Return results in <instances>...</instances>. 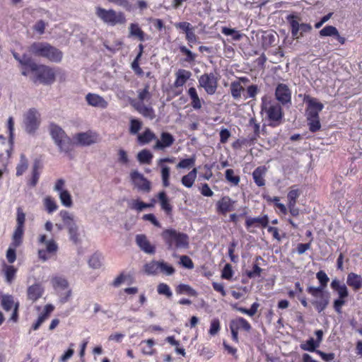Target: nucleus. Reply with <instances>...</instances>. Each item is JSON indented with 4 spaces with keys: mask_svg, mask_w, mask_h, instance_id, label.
Returning a JSON list of instances; mask_svg holds the SVG:
<instances>
[{
    "mask_svg": "<svg viewBox=\"0 0 362 362\" xmlns=\"http://www.w3.org/2000/svg\"><path fill=\"white\" fill-rule=\"evenodd\" d=\"M259 307V303L257 302L253 303L249 309H247L246 308H243V307H239L237 305V304H235L233 305V309L239 311L240 313H241L243 314L247 315L250 317H252L257 313Z\"/></svg>",
    "mask_w": 362,
    "mask_h": 362,
    "instance_id": "ea45409f",
    "label": "nucleus"
},
{
    "mask_svg": "<svg viewBox=\"0 0 362 362\" xmlns=\"http://www.w3.org/2000/svg\"><path fill=\"white\" fill-rule=\"evenodd\" d=\"M129 37L136 38L141 42L146 40V34L140 28L139 25L136 23H130L129 26Z\"/></svg>",
    "mask_w": 362,
    "mask_h": 362,
    "instance_id": "c85d7f7f",
    "label": "nucleus"
},
{
    "mask_svg": "<svg viewBox=\"0 0 362 362\" xmlns=\"http://www.w3.org/2000/svg\"><path fill=\"white\" fill-rule=\"evenodd\" d=\"M86 100L88 104L93 107L105 109L108 105L107 102L103 97L98 94L89 93L86 95Z\"/></svg>",
    "mask_w": 362,
    "mask_h": 362,
    "instance_id": "bb28decb",
    "label": "nucleus"
},
{
    "mask_svg": "<svg viewBox=\"0 0 362 362\" xmlns=\"http://www.w3.org/2000/svg\"><path fill=\"white\" fill-rule=\"evenodd\" d=\"M161 238L169 250L187 249L189 247V236L173 228L165 229Z\"/></svg>",
    "mask_w": 362,
    "mask_h": 362,
    "instance_id": "7ed1b4c3",
    "label": "nucleus"
},
{
    "mask_svg": "<svg viewBox=\"0 0 362 362\" xmlns=\"http://www.w3.org/2000/svg\"><path fill=\"white\" fill-rule=\"evenodd\" d=\"M13 55L15 59L17 60L21 65L22 75L27 76L29 74L28 69L33 62V59L27 54H23L22 57H20V55L16 52H13Z\"/></svg>",
    "mask_w": 362,
    "mask_h": 362,
    "instance_id": "a878e982",
    "label": "nucleus"
},
{
    "mask_svg": "<svg viewBox=\"0 0 362 362\" xmlns=\"http://www.w3.org/2000/svg\"><path fill=\"white\" fill-rule=\"evenodd\" d=\"M331 288L337 292L339 298H346L349 296L346 286L344 284H341L337 279L332 280Z\"/></svg>",
    "mask_w": 362,
    "mask_h": 362,
    "instance_id": "c9c22d12",
    "label": "nucleus"
},
{
    "mask_svg": "<svg viewBox=\"0 0 362 362\" xmlns=\"http://www.w3.org/2000/svg\"><path fill=\"white\" fill-rule=\"evenodd\" d=\"M311 26L308 24H299L296 21V39H299L304 33H309Z\"/></svg>",
    "mask_w": 362,
    "mask_h": 362,
    "instance_id": "3c124183",
    "label": "nucleus"
},
{
    "mask_svg": "<svg viewBox=\"0 0 362 362\" xmlns=\"http://www.w3.org/2000/svg\"><path fill=\"white\" fill-rule=\"evenodd\" d=\"M221 330V322L218 318H214L210 323L209 334L211 336L216 335Z\"/></svg>",
    "mask_w": 362,
    "mask_h": 362,
    "instance_id": "e2e57ef3",
    "label": "nucleus"
},
{
    "mask_svg": "<svg viewBox=\"0 0 362 362\" xmlns=\"http://www.w3.org/2000/svg\"><path fill=\"white\" fill-rule=\"evenodd\" d=\"M197 175V170L194 168L187 175L181 178V183L186 187L190 188L193 186Z\"/></svg>",
    "mask_w": 362,
    "mask_h": 362,
    "instance_id": "4c0bfd02",
    "label": "nucleus"
},
{
    "mask_svg": "<svg viewBox=\"0 0 362 362\" xmlns=\"http://www.w3.org/2000/svg\"><path fill=\"white\" fill-rule=\"evenodd\" d=\"M196 162L195 155L192 156L188 158L181 159L176 165L177 169H190L192 168Z\"/></svg>",
    "mask_w": 362,
    "mask_h": 362,
    "instance_id": "a18cd8bd",
    "label": "nucleus"
},
{
    "mask_svg": "<svg viewBox=\"0 0 362 362\" xmlns=\"http://www.w3.org/2000/svg\"><path fill=\"white\" fill-rule=\"evenodd\" d=\"M136 243L140 249L146 253L154 254L156 252L155 246L151 244L146 235H136Z\"/></svg>",
    "mask_w": 362,
    "mask_h": 362,
    "instance_id": "b1692460",
    "label": "nucleus"
},
{
    "mask_svg": "<svg viewBox=\"0 0 362 362\" xmlns=\"http://www.w3.org/2000/svg\"><path fill=\"white\" fill-rule=\"evenodd\" d=\"M161 168L160 173L163 186L168 187L170 186V169L167 165H159Z\"/></svg>",
    "mask_w": 362,
    "mask_h": 362,
    "instance_id": "09e8293b",
    "label": "nucleus"
},
{
    "mask_svg": "<svg viewBox=\"0 0 362 362\" xmlns=\"http://www.w3.org/2000/svg\"><path fill=\"white\" fill-rule=\"evenodd\" d=\"M262 110L267 114L268 126L276 127L282 124L284 112L279 104H272L264 96L262 98Z\"/></svg>",
    "mask_w": 362,
    "mask_h": 362,
    "instance_id": "20e7f679",
    "label": "nucleus"
},
{
    "mask_svg": "<svg viewBox=\"0 0 362 362\" xmlns=\"http://www.w3.org/2000/svg\"><path fill=\"white\" fill-rule=\"evenodd\" d=\"M0 300L2 308L6 312L14 308L16 303L14 301L13 296L9 294H3L0 296Z\"/></svg>",
    "mask_w": 362,
    "mask_h": 362,
    "instance_id": "e433bc0d",
    "label": "nucleus"
},
{
    "mask_svg": "<svg viewBox=\"0 0 362 362\" xmlns=\"http://www.w3.org/2000/svg\"><path fill=\"white\" fill-rule=\"evenodd\" d=\"M160 261L153 260L144 265V270L148 274L156 275L160 272Z\"/></svg>",
    "mask_w": 362,
    "mask_h": 362,
    "instance_id": "37998d69",
    "label": "nucleus"
},
{
    "mask_svg": "<svg viewBox=\"0 0 362 362\" xmlns=\"http://www.w3.org/2000/svg\"><path fill=\"white\" fill-rule=\"evenodd\" d=\"M187 94L191 100V106L194 110H200L202 107L203 101L199 98L196 88L194 87H190L187 90Z\"/></svg>",
    "mask_w": 362,
    "mask_h": 362,
    "instance_id": "473e14b6",
    "label": "nucleus"
},
{
    "mask_svg": "<svg viewBox=\"0 0 362 362\" xmlns=\"http://www.w3.org/2000/svg\"><path fill=\"white\" fill-rule=\"evenodd\" d=\"M155 139H156V134L148 128L137 136L138 143L141 145L147 144Z\"/></svg>",
    "mask_w": 362,
    "mask_h": 362,
    "instance_id": "72a5a7b5",
    "label": "nucleus"
},
{
    "mask_svg": "<svg viewBox=\"0 0 362 362\" xmlns=\"http://www.w3.org/2000/svg\"><path fill=\"white\" fill-rule=\"evenodd\" d=\"M52 284L54 290L57 292L70 289L69 288V282L64 278L61 276H55L52 279Z\"/></svg>",
    "mask_w": 362,
    "mask_h": 362,
    "instance_id": "58836bf2",
    "label": "nucleus"
},
{
    "mask_svg": "<svg viewBox=\"0 0 362 362\" xmlns=\"http://www.w3.org/2000/svg\"><path fill=\"white\" fill-rule=\"evenodd\" d=\"M50 134L55 144L61 151L70 154L74 148L71 139L65 134L64 131L58 125L51 124Z\"/></svg>",
    "mask_w": 362,
    "mask_h": 362,
    "instance_id": "423d86ee",
    "label": "nucleus"
},
{
    "mask_svg": "<svg viewBox=\"0 0 362 362\" xmlns=\"http://www.w3.org/2000/svg\"><path fill=\"white\" fill-rule=\"evenodd\" d=\"M16 227L12 235L11 245L14 247L20 246L23 242L25 214L21 207L17 208Z\"/></svg>",
    "mask_w": 362,
    "mask_h": 362,
    "instance_id": "6e6552de",
    "label": "nucleus"
},
{
    "mask_svg": "<svg viewBox=\"0 0 362 362\" xmlns=\"http://www.w3.org/2000/svg\"><path fill=\"white\" fill-rule=\"evenodd\" d=\"M308 292L314 298L312 304L318 313L322 312L329 303V295L325 292L321 288L315 286H309Z\"/></svg>",
    "mask_w": 362,
    "mask_h": 362,
    "instance_id": "0eeeda50",
    "label": "nucleus"
},
{
    "mask_svg": "<svg viewBox=\"0 0 362 362\" xmlns=\"http://www.w3.org/2000/svg\"><path fill=\"white\" fill-rule=\"evenodd\" d=\"M157 292L160 295L165 296L167 298H171L173 296L172 291L170 286L165 283H160L157 286Z\"/></svg>",
    "mask_w": 362,
    "mask_h": 362,
    "instance_id": "5fc2aeb1",
    "label": "nucleus"
},
{
    "mask_svg": "<svg viewBox=\"0 0 362 362\" xmlns=\"http://www.w3.org/2000/svg\"><path fill=\"white\" fill-rule=\"evenodd\" d=\"M180 51L182 54H185L186 57L184 61L188 63H192L195 61L197 55L193 53L191 50L187 48L185 46H180Z\"/></svg>",
    "mask_w": 362,
    "mask_h": 362,
    "instance_id": "13d9d810",
    "label": "nucleus"
},
{
    "mask_svg": "<svg viewBox=\"0 0 362 362\" xmlns=\"http://www.w3.org/2000/svg\"><path fill=\"white\" fill-rule=\"evenodd\" d=\"M319 347V344L314 340L313 338H310L305 342L300 344V348L303 350L308 351H315L316 349Z\"/></svg>",
    "mask_w": 362,
    "mask_h": 362,
    "instance_id": "bf43d9fd",
    "label": "nucleus"
},
{
    "mask_svg": "<svg viewBox=\"0 0 362 362\" xmlns=\"http://www.w3.org/2000/svg\"><path fill=\"white\" fill-rule=\"evenodd\" d=\"M236 201L226 195L220 198L215 204L216 212L218 215L226 216L229 212L235 210Z\"/></svg>",
    "mask_w": 362,
    "mask_h": 362,
    "instance_id": "dca6fc26",
    "label": "nucleus"
},
{
    "mask_svg": "<svg viewBox=\"0 0 362 362\" xmlns=\"http://www.w3.org/2000/svg\"><path fill=\"white\" fill-rule=\"evenodd\" d=\"M29 73L32 72L33 76L32 80L33 83H40L43 85H51L56 79V74L61 69L57 68L56 70L45 64H37L34 61L30 66Z\"/></svg>",
    "mask_w": 362,
    "mask_h": 362,
    "instance_id": "f257e3e1",
    "label": "nucleus"
},
{
    "mask_svg": "<svg viewBox=\"0 0 362 362\" xmlns=\"http://www.w3.org/2000/svg\"><path fill=\"white\" fill-rule=\"evenodd\" d=\"M221 33L226 36H231L232 40L235 41L241 40L243 36V34L241 33L240 31L227 27H222Z\"/></svg>",
    "mask_w": 362,
    "mask_h": 362,
    "instance_id": "c03bdc74",
    "label": "nucleus"
},
{
    "mask_svg": "<svg viewBox=\"0 0 362 362\" xmlns=\"http://www.w3.org/2000/svg\"><path fill=\"white\" fill-rule=\"evenodd\" d=\"M175 142V138L169 132H162L160 140L157 139L154 146V150H163L171 146Z\"/></svg>",
    "mask_w": 362,
    "mask_h": 362,
    "instance_id": "4be33fe9",
    "label": "nucleus"
},
{
    "mask_svg": "<svg viewBox=\"0 0 362 362\" xmlns=\"http://www.w3.org/2000/svg\"><path fill=\"white\" fill-rule=\"evenodd\" d=\"M39 163L35 162L33 167L32 177L29 182L31 187H35L40 178Z\"/></svg>",
    "mask_w": 362,
    "mask_h": 362,
    "instance_id": "680f3d73",
    "label": "nucleus"
},
{
    "mask_svg": "<svg viewBox=\"0 0 362 362\" xmlns=\"http://www.w3.org/2000/svg\"><path fill=\"white\" fill-rule=\"evenodd\" d=\"M267 168L264 165H261L255 169L252 173V178L255 185L258 187H263L266 184L264 176Z\"/></svg>",
    "mask_w": 362,
    "mask_h": 362,
    "instance_id": "cd10ccee",
    "label": "nucleus"
},
{
    "mask_svg": "<svg viewBox=\"0 0 362 362\" xmlns=\"http://www.w3.org/2000/svg\"><path fill=\"white\" fill-rule=\"evenodd\" d=\"M269 221V217L266 214L259 217H247L245 220V226L247 230L251 231V228H267Z\"/></svg>",
    "mask_w": 362,
    "mask_h": 362,
    "instance_id": "6ab92c4d",
    "label": "nucleus"
},
{
    "mask_svg": "<svg viewBox=\"0 0 362 362\" xmlns=\"http://www.w3.org/2000/svg\"><path fill=\"white\" fill-rule=\"evenodd\" d=\"M275 40V35L272 31H264L262 35V45L264 49H267L272 46Z\"/></svg>",
    "mask_w": 362,
    "mask_h": 362,
    "instance_id": "79ce46f5",
    "label": "nucleus"
},
{
    "mask_svg": "<svg viewBox=\"0 0 362 362\" xmlns=\"http://www.w3.org/2000/svg\"><path fill=\"white\" fill-rule=\"evenodd\" d=\"M308 124L309 126V129L312 132H315L318 131L321 128V124L320 122V118H307Z\"/></svg>",
    "mask_w": 362,
    "mask_h": 362,
    "instance_id": "774afa93",
    "label": "nucleus"
},
{
    "mask_svg": "<svg viewBox=\"0 0 362 362\" xmlns=\"http://www.w3.org/2000/svg\"><path fill=\"white\" fill-rule=\"evenodd\" d=\"M40 115L35 108H30L24 115L23 124L28 134H33L40 124Z\"/></svg>",
    "mask_w": 362,
    "mask_h": 362,
    "instance_id": "9d476101",
    "label": "nucleus"
},
{
    "mask_svg": "<svg viewBox=\"0 0 362 362\" xmlns=\"http://www.w3.org/2000/svg\"><path fill=\"white\" fill-rule=\"evenodd\" d=\"M176 293L177 294H187L189 296L197 297L198 293L195 289L191 287L188 284H180L176 287Z\"/></svg>",
    "mask_w": 362,
    "mask_h": 362,
    "instance_id": "a19ab883",
    "label": "nucleus"
},
{
    "mask_svg": "<svg viewBox=\"0 0 362 362\" xmlns=\"http://www.w3.org/2000/svg\"><path fill=\"white\" fill-rule=\"evenodd\" d=\"M218 78L214 73H204L198 78L199 86L203 88L208 95H214L218 88Z\"/></svg>",
    "mask_w": 362,
    "mask_h": 362,
    "instance_id": "9b49d317",
    "label": "nucleus"
},
{
    "mask_svg": "<svg viewBox=\"0 0 362 362\" xmlns=\"http://www.w3.org/2000/svg\"><path fill=\"white\" fill-rule=\"evenodd\" d=\"M175 26L177 29H180L181 32L185 34V39L190 47H192L193 45L198 42L199 37L196 35L194 27L191 23L183 21L175 23Z\"/></svg>",
    "mask_w": 362,
    "mask_h": 362,
    "instance_id": "2eb2a0df",
    "label": "nucleus"
},
{
    "mask_svg": "<svg viewBox=\"0 0 362 362\" xmlns=\"http://www.w3.org/2000/svg\"><path fill=\"white\" fill-rule=\"evenodd\" d=\"M108 2L114 4L125 9L127 11H132L134 9L132 4L129 0H107Z\"/></svg>",
    "mask_w": 362,
    "mask_h": 362,
    "instance_id": "052dcab7",
    "label": "nucleus"
},
{
    "mask_svg": "<svg viewBox=\"0 0 362 362\" xmlns=\"http://www.w3.org/2000/svg\"><path fill=\"white\" fill-rule=\"evenodd\" d=\"M95 15L104 23L110 26L123 25L127 22L125 14L122 11H117L114 9H105L98 6L95 8Z\"/></svg>",
    "mask_w": 362,
    "mask_h": 362,
    "instance_id": "39448f33",
    "label": "nucleus"
},
{
    "mask_svg": "<svg viewBox=\"0 0 362 362\" xmlns=\"http://www.w3.org/2000/svg\"><path fill=\"white\" fill-rule=\"evenodd\" d=\"M59 199L62 205L66 207H71L73 204L71 194L68 190L62 191L59 193Z\"/></svg>",
    "mask_w": 362,
    "mask_h": 362,
    "instance_id": "6e6d98bb",
    "label": "nucleus"
},
{
    "mask_svg": "<svg viewBox=\"0 0 362 362\" xmlns=\"http://www.w3.org/2000/svg\"><path fill=\"white\" fill-rule=\"evenodd\" d=\"M262 198L267 201L268 204L273 203L276 210L284 215L287 214V209L284 204L280 203V199L278 197H272L269 194H262Z\"/></svg>",
    "mask_w": 362,
    "mask_h": 362,
    "instance_id": "c756f323",
    "label": "nucleus"
},
{
    "mask_svg": "<svg viewBox=\"0 0 362 362\" xmlns=\"http://www.w3.org/2000/svg\"><path fill=\"white\" fill-rule=\"evenodd\" d=\"M158 199L159 200L160 207L162 210L165 211L166 215L169 216L172 214L173 206L170 203L169 199L164 191H161L158 194Z\"/></svg>",
    "mask_w": 362,
    "mask_h": 362,
    "instance_id": "7c9ffc66",
    "label": "nucleus"
},
{
    "mask_svg": "<svg viewBox=\"0 0 362 362\" xmlns=\"http://www.w3.org/2000/svg\"><path fill=\"white\" fill-rule=\"evenodd\" d=\"M229 327L232 335V339L235 343H238L239 332H250L252 330V325L250 323L243 317H237L230 320Z\"/></svg>",
    "mask_w": 362,
    "mask_h": 362,
    "instance_id": "1a4fd4ad",
    "label": "nucleus"
},
{
    "mask_svg": "<svg viewBox=\"0 0 362 362\" xmlns=\"http://www.w3.org/2000/svg\"><path fill=\"white\" fill-rule=\"evenodd\" d=\"M276 99L283 105L291 103V90L284 83L277 85L275 90Z\"/></svg>",
    "mask_w": 362,
    "mask_h": 362,
    "instance_id": "a211bd4d",
    "label": "nucleus"
},
{
    "mask_svg": "<svg viewBox=\"0 0 362 362\" xmlns=\"http://www.w3.org/2000/svg\"><path fill=\"white\" fill-rule=\"evenodd\" d=\"M137 158L141 163L150 164L153 158V154L148 150L144 149L139 152Z\"/></svg>",
    "mask_w": 362,
    "mask_h": 362,
    "instance_id": "603ef678",
    "label": "nucleus"
},
{
    "mask_svg": "<svg viewBox=\"0 0 362 362\" xmlns=\"http://www.w3.org/2000/svg\"><path fill=\"white\" fill-rule=\"evenodd\" d=\"M142 127V122L138 119H132L130 120L129 132L131 134H136Z\"/></svg>",
    "mask_w": 362,
    "mask_h": 362,
    "instance_id": "69168bd1",
    "label": "nucleus"
},
{
    "mask_svg": "<svg viewBox=\"0 0 362 362\" xmlns=\"http://www.w3.org/2000/svg\"><path fill=\"white\" fill-rule=\"evenodd\" d=\"M131 105L144 117L153 119L156 117L155 110L151 106L145 105L144 103L136 102L134 99L130 101Z\"/></svg>",
    "mask_w": 362,
    "mask_h": 362,
    "instance_id": "aec40b11",
    "label": "nucleus"
},
{
    "mask_svg": "<svg viewBox=\"0 0 362 362\" xmlns=\"http://www.w3.org/2000/svg\"><path fill=\"white\" fill-rule=\"evenodd\" d=\"M44 204L45 206L46 210L49 214L56 211L58 207L55 201L50 197H47L45 199Z\"/></svg>",
    "mask_w": 362,
    "mask_h": 362,
    "instance_id": "338daca9",
    "label": "nucleus"
},
{
    "mask_svg": "<svg viewBox=\"0 0 362 362\" xmlns=\"http://www.w3.org/2000/svg\"><path fill=\"white\" fill-rule=\"evenodd\" d=\"M74 139L76 140L77 144L82 146H90L98 143L100 140L99 134L91 130L78 133L75 134Z\"/></svg>",
    "mask_w": 362,
    "mask_h": 362,
    "instance_id": "4468645a",
    "label": "nucleus"
},
{
    "mask_svg": "<svg viewBox=\"0 0 362 362\" xmlns=\"http://www.w3.org/2000/svg\"><path fill=\"white\" fill-rule=\"evenodd\" d=\"M28 162L24 154L21 155V159L19 163L16 166V175H22L25 170L28 169Z\"/></svg>",
    "mask_w": 362,
    "mask_h": 362,
    "instance_id": "8fccbe9b",
    "label": "nucleus"
},
{
    "mask_svg": "<svg viewBox=\"0 0 362 362\" xmlns=\"http://www.w3.org/2000/svg\"><path fill=\"white\" fill-rule=\"evenodd\" d=\"M346 284L356 291L362 288V277L354 272L349 273L347 276Z\"/></svg>",
    "mask_w": 362,
    "mask_h": 362,
    "instance_id": "2f4dec72",
    "label": "nucleus"
},
{
    "mask_svg": "<svg viewBox=\"0 0 362 362\" xmlns=\"http://www.w3.org/2000/svg\"><path fill=\"white\" fill-rule=\"evenodd\" d=\"M44 291L45 289L42 284L40 283H35L28 286L27 289L28 299L32 302H35L42 296Z\"/></svg>",
    "mask_w": 362,
    "mask_h": 362,
    "instance_id": "5701e85b",
    "label": "nucleus"
},
{
    "mask_svg": "<svg viewBox=\"0 0 362 362\" xmlns=\"http://www.w3.org/2000/svg\"><path fill=\"white\" fill-rule=\"evenodd\" d=\"M2 271L5 276L6 282L8 284H11L16 278L18 269L13 265L4 264Z\"/></svg>",
    "mask_w": 362,
    "mask_h": 362,
    "instance_id": "f704fd0d",
    "label": "nucleus"
},
{
    "mask_svg": "<svg viewBox=\"0 0 362 362\" xmlns=\"http://www.w3.org/2000/svg\"><path fill=\"white\" fill-rule=\"evenodd\" d=\"M130 179L132 184L139 191L143 192H149L151 189V184L143 174L140 173L138 170H132L130 173Z\"/></svg>",
    "mask_w": 362,
    "mask_h": 362,
    "instance_id": "ddd939ff",
    "label": "nucleus"
},
{
    "mask_svg": "<svg viewBox=\"0 0 362 362\" xmlns=\"http://www.w3.org/2000/svg\"><path fill=\"white\" fill-rule=\"evenodd\" d=\"M70 240L75 244L79 243V234L78 233V226L75 223H72V225L67 226Z\"/></svg>",
    "mask_w": 362,
    "mask_h": 362,
    "instance_id": "4d7b16f0",
    "label": "nucleus"
},
{
    "mask_svg": "<svg viewBox=\"0 0 362 362\" xmlns=\"http://www.w3.org/2000/svg\"><path fill=\"white\" fill-rule=\"evenodd\" d=\"M141 344H144L142 347L141 351L144 355L151 356L156 353V349L153 348L155 341L152 339H148L141 341Z\"/></svg>",
    "mask_w": 362,
    "mask_h": 362,
    "instance_id": "49530a36",
    "label": "nucleus"
},
{
    "mask_svg": "<svg viewBox=\"0 0 362 362\" xmlns=\"http://www.w3.org/2000/svg\"><path fill=\"white\" fill-rule=\"evenodd\" d=\"M225 177L227 182L233 186H237L240 182V177L238 175H235L233 169H227L225 172Z\"/></svg>",
    "mask_w": 362,
    "mask_h": 362,
    "instance_id": "de8ad7c7",
    "label": "nucleus"
},
{
    "mask_svg": "<svg viewBox=\"0 0 362 362\" xmlns=\"http://www.w3.org/2000/svg\"><path fill=\"white\" fill-rule=\"evenodd\" d=\"M47 236L45 234H42L39 236L38 238V243L40 244H45L46 249L45 250H39L37 255L40 259L42 261H47L49 258V255H55L58 250V245L57 243L53 240L51 239L49 240H46Z\"/></svg>",
    "mask_w": 362,
    "mask_h": 362,
    "instance_id": "f8f14e48",
    "label": "nucleus"
},
{
    "mask_svg": "<svg viewBox=\"0 0 362 362\" xmlns=\"http://www.w3.org/2000/svg\"><path fill=\"white\" fill-rule=\"evenodd\" d=\"M150 86L146 84L143 89L138 90V100L136 102L143 103L144 100H148L151 98V94L149 91Z\"/></svg>",
    "mask_w": 362,
    "mask_h": 362,
    "instance_id": "864d4df0",
    "label": "nucleus"
},
{
    "mask_svg": "<svg viewBox=\"0 0 362 362\" xmlns=\"http://www.w3.org/2000/svg\"><path fill=\"white\" fill-rule=\"evenodd\" d=\"M323 107V104L317 102L316 100H310L306 110L307 118L319 117V112L322 110Z\"/></svg>",
    "mask_w": 362,
    "mask_h": 362,
    "instance_id": "393cba45",
    "label": "nucleus"
},
{
    "mask_svg": "<svg viewBox=\"0 0 362 362\" xmlns=\"http://www.w3.org/2000/svg\"><path fill=\"white\" fill-rule=\"evenodd\" d=\"M175 80L173 84V88L178 89L175 95H179L182 92V87L187 83L192 76V73L186 69H180L175 74Z\"/></svg>",
    "mask_w": 362,
    "mask_h": 362,
    "instance_id": "f3484780",
    "label": "nucleus"
},
{
    "mask_svg": "<svg viewBox=\"0 0 362 362\" xmlns=\"http://www.w3.org/2000/svg\"><path fill=\"white\" fill-rule=\"evenodd\" d=\"M28 50L35 56L45 58L52 62L59 63L63 58V52L48 42H33Z\"/></svg>",
    "mask_w": 362,
    "mask_h": 362,
    "instance_id": "f03ea898",
    "label": "nucleus"
},
{
    "mask_svg": "<svg viewBox=\"0 0 362 362\" xmlns=\"http://www.w3.org/2000/svg\"><path fill=\"white\" fill-rule=\"evenodd\" d=\"M250 81L248 78L245 76L238 78V80L232 81L230 86V90L232 97L238 100L241 98V93L244 90V88L241 85V83H247Z\"/></svg>",
    "mask_w": 362,
    "mask_h": 362,
    "instance_id": "412c9836",
    "label": "nucleus"
},
{
    "mask_svg": "<svg viewBox=\"0 0 362 362\" xmlns=\"http://www.w3.org/2000/svg\"><path fill=\"white\" fill-rule=\"evenodd\" d=\"M316 277L320 284V286H317V288H321L322 290H324L329 280V277L327 276L326 273L322 270L319 271L316 274Z\"/></svg>",
    "mask_w": 362,
    "mask_h": 362,
    "instance_id": "0e129e2a",
    "label": "nucleus"
}]
</instances>
